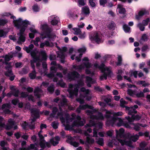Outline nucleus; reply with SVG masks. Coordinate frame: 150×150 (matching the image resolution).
<instances>
[{
	"label": "nucleus",
	"mask_w": 150,
	"mask_h": 150,
	"mask_svg": "<svg viewBox=\"0 0 150 150\" xmlns=\"http://www.w3.org/2000/svg\"><path fill=\"white\" fill-rule=\"evenodd\" d=\"M41 29L42 31L40 35L42 36V39H44L47 38L50 39L54 38L56 35L54 34H52V28L49 27L47 24H44L41 25Z\"/></svg>",
	"instance_id": "f257e3e1"
},
{
	"label": "nucleus",
	"mask_w": 150,
	"mask_h": 150,
	"mask_svg": "<svg viewBox=\"0 0 150 150\" xmlns=\"http://www.w3.org/2000/svg\"><path fill=\"white\" fill-rule=\"evenodd\" d=\"M23 25L21 26L19 30V32L17 35L19 36L17 43L21 44V42H24L25 41V34L24 32L28 27V25L30 24L29 22L27 20H25L23 22Z\"/></svg>",
	"instance_id": "f03ea898"
},
{
	"label": "nucleus",
	"mask_w": 150,
	"mask_h": 150,
	"mask_svg": "<svg viewBox=\"0 0 150 150\" xmlns=\"http://www.w3.org/2000/svg\"><path fill=\"white\" fill-rule=\"evenodd\" d=\"M60 112H57V115L58 116H60L59 118L61 121L62 123H65L66 121L67 123H69V122H72L74 120V118L71 117L68 113H66L65 115V118L63 117V113L62 111V108H59Z\"/></svg>",
	"instance_id": "7ed1b4c3"
},
{
	"label": "nucleus",
	"mask_w": 150,
	"mask_h": 150,
	"mask_svg": "<svg viewBox=\"0 0 150 150\" xmlns=\"http://www.w3.org/2000/svg\"><path fill=\"white\" fill-rule=\"evenodd\" d=\"M18 128L16 122L12 119L8 120V123L5 126V129L6 130H17Z\"/></svg>",
	"instance_id": "20e7f679"
},
{
	"label": "nucleus",
	"mask_w": 150,
	"mask_h": 150,
	"mask_svg": "<svg viewBox=\"0 0 150 150\" xmlns=\"http://www.w3.org/2000/svg\"><path fill=\"white\" fill-rule=\"evenodd\" d=\"M111 114V112L109 111H107L106 112L105 116L107 119L106 125L108 126H112L117 119L116 117H111L110 115Z\"/></svg>",
	"instance_id": "39448f33"
},
{
	"label": "nucleus",
	"mask_w": 150,
	"mask_h": 150,
	"mask_svg": "<svg viewBox=\"0 0 150 150\" xmlns=\"http://www.w3.org/2000/svg\"><path fill=\"white\" fill-rule=\"evenodd\" d=\"M10 18L13 20V23L14 26L16 27L18 29H19L21 27V26L23 25V22L24 21H23L21 18H19L17 20H15L16 19V17L13 16L11 15Z\"/></svg>",
	"instance_id": "423d86ee"
},
{
	"label": "nucleus",
	"mask_w": 150,
	"mask_h": 150,
	"mask_svg": "<svg viewBox=\"0 0 150 150\" xmlns=\"http://www.w3.org/2000/svg\"><path fill=\"white\" fill-rule=\"evenodd\" d=\"M80 74L77 71H74L68 73L67 77L70 81H74L76 79H79Z\"/></svg>",
	"instance_id": "0eeeda50"
},
{
	"label": "nucleus",
	"mask_w": 150,
	"mask_h": 150,
	"mask_svg": "<svg viewBox=\"0 0 150 150\" xmlns=\"http://www.w3.org/2000/svg\"><path fill=\"white\" fill-rule=\"evenodd\" d=\"M116 137L118 139L123 138L125 139H128L129 138V136L128 134H126L125 132H116Z\"/></svg>",
	"instance_id": "6e6552de"
},
{
	"label": "nucleus",
	"mask_w": 150,
	"mask_h": 150,
	"mask_svg": "<svg viewBox=\"0 0 150 150\" xmlns=\"http://www.w3.org/2000/svg\"><path fill=\"white\" fill-rule=\"evenodd\" d=\"M106 70L108 72L103 74L100 77V80H103V79L105 80H106L107 79L108 76L109 77H111V75L112 74V72L109 69V68H107Z\"/></svg>",
	"instance_id": "1a4fd4ad"
},
{
	"label": "nucleus",
	"mask_w": 150,
	"mask_h": 150,
	"mask_svg": "<svg viewBox=\"0 0 150 150\" xmlns=\"http://www.w3.org/2000/svg\"><path fill=\"white\" fill-rule=\"evenodd\" d=\"M132 125L133 127V129L136 131H139L141 127H145L147 126L146 124H143L142 123H137L136 124L132 123Z\"/></svg>",
	"instance_id": "9d476101"
},
{
	"label": "nucleus",
	"mask_w": 150,
	"mask_h": 150,
	"mask_svg": "<svg viewBox=\"0 0 150 150\" xmlns=\"http://www.w3.org/2000/svg\"><path fill=\"white\" fill-rule=\"evenodd\" d=\"M74 140V139L71 136H69L66 141L67 143L70 144L75 147H77L79 146V143L76 142H73V141Z\"/></svg>",
	"instance_id": "9b49d317"
},
{
	"label": "nucleus",
	"mask_w": 150,
	"mask_h": 150,
	"mask_svg": "<svg viewBox=\"0 0 150 150\" xmlns=\"http://www.w3.org/2000/svg\"><path fill=\"white\" fill-rule=\"evenodd\" d=\"M42 90L40 89L39 87H36L34 89V96L37 97L38 98H40L41 97V94H40V93H42Z\"/></svg>",
	"instance_id": "f8f14e48"
},
{
	"label": "nucleus",
	"mask_w": 150,
	"mask_h": 150,
	"mask_svg": "<svg viewBox=\"0 0 150 150\" xmlns=\"http://www.w3.org/2000/svg\"><path fill=\"white\" fill-rule=\"evenodd\" d=\"M79 91V88L78 87L76 86L74 88L73 90H71L69 91V95L71 97H73L74 95L76 96H77L78 94Z\"/></svg>",
	"instance_id": "ddd939ff"
},
{
	"label": "nucleus",
	"mask_w": 150,
	"mask_h": 150,
	"mask_svg": "<svg viewBox=\"0 0 150 150\" xmlns=\"http://www.w3.org/2000/svg\"><path fill=\"white\" fill-rule=\"evenodd\" d=\"M9 54V53L8 54H6L4 57V56L2 57H3L4 58L5 63L6 65L9 64L8 62L11 60L13 56V54L10 55Z\"/></svg>",
	"instance_id": "4468645a"
},
{
	"label": "nucleus",
	"mask_w": 150,
	"mask_h": 150,
	"mask_svg": "<svg viewBox=\"0 0 150 150\" xmlns=\"http://www.w3.org/2000/svg\"><path fill=\"white\" fill-rule=\"evenodd\" d=\"M31 112L32 115H34V117L36 118H39L40 117L39 114V110L37 109H33L31 110Z\"/></svg>",
	"instance_id": "2eb2a0df"
},
{
	"label": "nucleus",
	"mask_w": 150,
	"mask_h": 150,
	"mask_svg": "<svg viewBox=\"0 0 150 150\" xmlns=\"http://www.w3.org/2000/svg\"><path fill=\"white\" fill-rule=\"evenodd\" d=\"M81 13L86 15H88L90 13V9L88 6H85L82 8Z\"/></svg>",
	"instance_id": "dca6fc26"
},
{
	"label": "nucleus",
	"mask_w": 150,
	"mask_h": 150,
	"mask_svg": "<svg viewBox=\"0 0 150 150\" xmlns=\"http://www.w3.org/2000/svg\"><path fill=\"white\" fill-rule=\"evenodd\" d=\"M117 8L119 9V13L121 14H125L126 13V10L125 8H123L122 5L120 4L117 5Z\"/></svg>",
	"instance_id": "f3484780"
},
{
	"label": "nucleus",
	"mask_w": 150,
	"mask_h": 150,
	"mask_svg": "<svg viewBox=\"0 0 150 150\" xmlns=\"http://www.w3.org/2000/svg\"><path fill=\"white\" fill-rule=\"evenodd\" d=\"M39 54L42 57V60H46L47 59V56L45 50H41L40 51Z\"/></svg>",
	"instance_id": "a211bd4d"
},
{
	"label": "nucleus",
	"mask_w": 150,
	"mask_h": 150,
	"mask_svg": "<svg viewBox=\"0 0 150 150\" xmlns=\"http://www.w3.org/2000/svg\"><path fill=\"white\" fill-rule=\"evenodd\" d=\"M92 38L93 40L97 43H98L101 41V39L99 37V34L98 33H95L93 36Z\"/></svg>",
	"instance_id": "6ab92c4d"
},
{
	"label": "nucleus",
	"mask_w": 150,
	"mask_h": 150,
	"mask_svg": "<svg viewBox=\"0 0 150 150\" xmlns=\"http://www.w3.org/2000/svg\"><path fill=\"white\" fill-rule=\"evenodd\" d=\"M127 94L130 96H133L134 95H136L137 91L136 90H132L131 89H128L127 91Z\"/></svg>",
	"instance_id": "aec40b11"
},
{
	"label": "nucleus",
	"mask_w": 150,
	"mask_h": 150,
	"mask_svg": "<svg viewBox=\"0 0 150 150\" xmlns=\"http://www.w3.org/2000/svg\"><path fill=\"white\" fill-rule=\"evenodd\" d=\"M37 73L35 70H33L32 72L29 74V76L31 79H33L36 77Z\"/></svg>",
	"instance_id": "412c9836"
},
{
	"label": "nucleus",
	"mask_w": 150,
	"mask_h": 150,
	"mask_svg": "<svg viewBox=\"0 0 150 150\" xmlns=\"http://www.w3.org/2000/svg\"><path fill=\"white\" fill-rule=\"evenodd\" d=\"M47 90L50 94H52L54 91V87L53 85H50L47 88Z\"/></svg>",
	"instance_id": "4be33fe9"
},
{
	"label": "nucleus",
	"mask_w": 150,
	"mask_h": 150,
	"mask_svg": "<svg viewBox=\"0 0 150 150\" xmlns=\"http://www.w3.org/2000/svg\"><path fill=\"white\" fill-rule=\"evenodd\" d=\"M146 10L144 11H140L138 13V16H137L136 18L137 19H139V17L142 16L146 14Z\"/></svg>",
	"instance_id": "5701e85b"
},
{
	"label": "nucleus",
	"mask_w": 150,
	"mask_h": 150,
	"mask_svg": "<svg viewBox=\"0 0 150 150\" xmlns=\"http://www.w3.org/2000/svg\"><path fill=\"white\" fill-rule=\"evenodd\" d=\"M95 142L94 139L92 138H90L87 137L86 138V142L88 144H93Z\"/></svg>",
	"instance_id": "b1692460"
},
{
	"label": "nucleus",
	"mask_w": 150,
	"mask_h": 150,
	"mask_svg": "<svg viewBox=\"0 0 150 150\" xmlns=\"http://www.w3.org/2000/svg\"><path fill=\"white\" fill-rule=\"evenodd\" d=\"M93 116L94 117V118L95 119H98L101 120H103L104 119V117L102 113L100 112H99L98 113L97 116L96 115H93Z\"/></svg>",
	"instance_id": "393cba45"
},
{
	"label": "nucleus",
	"mask_w": 150,
	"mask_h": 150,
	"mask_svg": "<svg viewBox=\"0 0 150 150\" xmlns=\"http://www.w3.org/2000/svg\"><path fill=\"white\" fill-rule=\"evenodd\" d=\"M73 69L76 70H79L81 71L84 68V67L82 65H74L73 66Z\"/></svg>",
	"instance_id": "a878e982"
},
{
	"label": "nucleus",
	"mask_w": 150,
	"mask_h": 150,
	"mask_svg": "<svg viewBox=\"0 0 150 150\" xmlns=\"http://www.w3.org/2000/svg\"><path fill=\"white\" fill-rule=\"evenodd\" d=\"M78 16L77 14H75L74 13H70L69 15V18L72 20L76 19L78 17Z\"/></svg>",
	"instance_id": "bb28decb"
},
{
	"label": "nucleus",
	"mask_w": 150,
	"mask_h": 150,
	"mask_svg": "<svg viewBox=\"0 0 150 150\" xmlns=\"http://www.w3.org/2000/svg\"><path fill=\"white\" fill-rule=\"evenodd\" d=\"M96 142L97 144L101 146H102L104 145V140L102 138H99L98 140L96 141Z\"/></svg>",
	"instance_id": "cd10ccee"
},
{
	"label": "nucleus",
	"mask_w": 150,
	"mask_h": 150,
	"mask_svg": "<svg viewBox=\"0 0 150 150\" xmlns=\"http://www.w3.org/2000/svg\"><path fill=\"white\" fill-rule=\"evenodd\" d=\"M115 23L113 21H112L111 23L109 25L108 27L109 29L114 30L115 29Z\"/></svg>",
	"instance_id": "c85d7f7f"
},
{
	"label": "nucleus",
	"mask_w": 150,
	"mask_h": 150,
	"mask_svg": "<svg viewBox=\"0 0 150 150\" xmlns=\"http://www.w3.org/2000/svg\"><path fill=\"white\" fill-rule=\"evenodd\" d=\"M122 58L121 55H118L117 58V62L116 63V65L117 66H120L122 65Z\"/></svg>",
	"instance_id": "c756f323"
},
{
	"label": "nucleus",
	"mask_w": 150,
	"mask_h": 150,
	"mask_svg": "<svg viewBox=\"0 0 150 150\" xmlns=\"http://www.w3.org/2000/svg\"><path fill=\"white\" fill-rule=\"evenodd\" d=\"M148 36L146 34H143L140 39V40L144 42L146 41L148 39Z\"/></svg>",
	"instance_id": "7c9ffc66"
},
{
	"label": "nucleus",
	"mask_w": 150,
	"mask_h": 150,
	"mask_svg": "<svg viewBox=\"0 0 150 150\" xmlns=\"http://www.w3.org/2000/svg\"><path fill=\"white\" fill-rule=\"evenodd\" d=\"M132 117L134 121V120L139 121L141 118V116L138 115H135L134 114H133L132 115Z\"/></svg>",
	"instance_id": "2f4dec72"
},
{
	"label": "nucleus",
	"mask_w": 150,
	"mask_h": 150,
	"mask_svg": "<svg viewBox=\"0 0 150 150\" xmlns=\"http://www.w3.org/2000/svg\"><path fill=\"white\" fill-rule=\"evenodd\" d=\"M28 124L26 122H23L21 124V126L22 128L25 130H28Z\"/></svg>",
	"instance_id": "473e14b6"
},
{
	"label": "nucleus",
	"mask_w": 150,
	"mask_h": 150,
	"mask_svg": "<svg viewBox=\"0 0 150 150\" xmlns=\"http://www.w3.org/2000/svg\"><path fill=\"white\" fill-rule=\"evenodd\" d=\"M117 119V120H118L119 122L117 123V127H120L121 126L122 124H124V123L122 120L120 118L116 117Z\"/></svg>",
	"instance_id": "72a5a7b5"
},
{
	"label": "nucleus",
	"mask_w": 150,
	"mask_h": 150,
	"mask_svg": "<svg viewBox=\"0 0 150 150\" xmlns=\"http://www.w3.org/2000/svg\"><path fill=\"white\" fill-rule=\"evenodd\" d=\"M130 28L126 24H125L123 26V29L126 33H128L129 32Z\"/></svg>",
	"instance_id": "f704fd0d"
},
{
	"label": "nucleus",
	"mask_w": 150,
	"mask_h": 150,
	"mask_svg": "<svg viewBox=\"0 0 150 150\" xmlns=\"http://www.w3.org/2000/svg\"><path fill=\"white\" fill-rule=\"evenodd\" d=\"M136 96L137 98H143L145 96V95L143 93V92L142 91H140L139 92H137V93Z\"/></svg>",
	"instance_id": "c9c22d12"
},
{
	"label": "nucleus",
	"mask_w": 150,
	"mask_h": 150,
	"mask_svg": "<svg viewBox=\"0 0 150 150\" xmlns=\"http://www.w3.org/2000/svg\"><path fill=\"white\" fill-rule=\"evenodd\" d=\"M145 26L141 23H139L137 25V27L139 28L140 30L142 31H143L144 30Z\"/></svg>",
	"instance_id": "e433bc0d"
},
{
	"label": "nucleus",
	"mask_w": 150,
	"mask_h": 150,
	"mask_svg": "<svg viewBox=\"0 0 150 150\" xmlns=\"http://www.w3.org/2000/svg\"><path fill=\"white\" fill-rule=\"evenodd\" d=\"M149 21L150 18H147L146 19L142 21V24L144 25V26H146L148 25V23Z\"/></svg>",
	"instance_id": "4c0bfd02"
},
{
	"label": "nucleus",
	"mask_w": 150,
	"mask_h": 150,
	"mask_svg": "<svg viewBox=\"0 0 150 150\" xmlns=\"http://www.w3.org/2000/svg\"><path fill=\"white\" fill-rule=\"evenodd\" d=\"M73 29L75 31L74 34L75 35H78L81 32V30L79 28H73Z\"/></svg>",
	"instance_id": "58836bf2"
},
{
	"label": "nucleus",
	"mask_w": 150,
	"mask_h": 150,
	"mask_svg": "<svg viewBox=\"0 0 150 150\" xmlns=\"http://www.w3.org/2000/svg\"><path fill=\"white\" fill-rule=\"evenodd\" d=\"M7 71L5 73V75L6 76H10V75H13V72L11 69H8Z\"/></svg>",
	"instance_id": "ea45409f"
},
{
	"label": "nucleus",
	"mask_w": 150,
	"mask_h": 150,
	"mask_svg": "<svg viewBox=\"0 0 150 150\" xmlns=\"http://www.w3.org/2000/svg\"><path fill=\"white\" fill-rule=\"evenodd\" d=\"M39 145L41 149H44L46 148L45 142L40 141L39 143Z\"/></svg>",
	"instance_id": "a19ab883"
},
{
	"label": "nucleus",
	"mask_w": 150,
	"mask_h": 150,
	"mask_svg": "<svg viewBox=\"0 0 150 150\" xmlns=\"http://www.w3.org/2000/svg\"><path fill=\"white\" fill-rule=\"evenodd\" d=\"M57 84L62 87H65V83L63 82L62 79H61L60 81H59L57 83Z\"/></svg>",
	"instance_id": "79ce46f5"
},
{
	"label": "nucleus",
	"mask_w": 150,
	"mask_h": 150,
	"mask_svg": "<svg viewBox=\"0 0 150 150\" xmlns=\"http://www.w3.org/2000/svg\"><path fill=\"white\" fill-rule=\"evenodd\" d=\"M33 11L35 12H38L40 10V8L37 5H34L32 6Z\"/></svg>",
	"instance_id": "37998d69"
},
{
	"label": "nucleus",
	"mask_w": 150,
	"mask_h": 150,
	"mask_svg": "<svg viewBox=\"0 0 150 150\" xmlns=\"http://www.w3.org/2000/svg\"><path fill=\"white\" fill-rule=\"evenodd\" d=\"M50 142L54 146L57 145L59 144L58 142L54 141V138H52L50 139Z\"/></svg>",
	"instance_id": "c03bdc74"
},
{
	"label": "nucleus",
	"mask_w": 150,
	"mask_h": 150,
	"mask_svg": "<svg viewBox=\"0 0 150 150\" xmlns=\"http://www.w3.org/2000/svg\"><path fill=\"white\" fill-rule=\"evenodd\" d=\"M125 118L127 120L130 124L131 125L132 124V123H133L132 122H134V120L132 118V116L131 117L129 116H126L125 117Z\"/></svg>",
	"instance_id": "a18cd8bd"
},
{
	"label": "nucleus",
	"mask_w": 150,
	"mask_h": 150,
	"mask_svg": "<svg viewBox=\"0 0 150 150\" xmlns=\"http://www.w3.org/2000/svg\"><path fill=\"white\" fill-rule=\"evenodd\" d=\"M71 127L73 128L75 127H79V121L76 120L74 121L71 124Z\"/></svg>",
	"instance_id": "49530a36"
},
{
	"label": "nucleus",
	"mask_w": 150,
	"mask_h": 150,
	"mask_svg": "<svg viewBox=\"0 0 150 150\" xmlns=\"http://www.w3.org/2000/svg\"><path fill=\"white\" fill-rule=\"evenodd\" d=\"M84 83L81 80H80L77 81V84L75 85V86L78 87L79 86H82L84 85Z\"/></svg>",
	"instance_id": "de8ad7c7"
},
{
	"label": "nucleus",
	"mask_w": 150,
	"mask_h": 150,
	"mask_svg": "<svg viewBox=\"0 0 150 150\" xmlns=\"http://www.w3.org/2000/svg\"><path fill=\"white\" fill-rule=\"evenodd\" d=\"M139 136L138 135H136L133 136H132L130 138V140L133 142H136L138 139Z\"/></svg>",
	"instance_id": "09e8293b"
},
{
	"label": "nucleus",
	"mask_w": 150,
	"mask_h": 150,
	"mask_svg": "<svg viewBox=\"0 0 150 150\" xmlns=\"http://www.w3.org/2000/svg\"><path fill=\"white\" fill-rule=\"evenodd\" d=\"M99 3L100 6L105 7V5L107 3V0H99Z\"/></svg>",
	"instance_id": "8fccbe9b"
},
{
	"label": "nucleus",
	"mask_w": 150,
	"mask_h": 150,
	"mask_svg": "<svg viewBox=\"0 0 150 150\" xmlns=\"http://www.w3.org/2000/svg\"><path fill=\"white\" fill-rule=\"evenodd\" d=\"M13 95L16 97H18L19 93V91L18 89L14 91H12Z\"/></svg>",
	"instance_id": "3c124183"
},
{
	"label": "nucleus",
	"mask_w": 150,
	"mask_h": 150,
	"mask_svg": "<svg viewBox=\"0 0 150 150\" xmlns=\"http://www.w3.org/2000/svg\"><path fill=\"white\" fill-rule=\"evenodd\" d=\"M8 22L7 20L0 19V25L4 26Z\"/></svg>",
	"instance_id": "603ef678"
},
{
	"label": "nucleus",
	"mask_w": 150,
	"mask_h": 150,
	"mask_svg": "<svg viewBox=\"0 0 150 150\" xmlns=\"http://www.w3.org/2000/svg\"><path fill=\"white\" fill-rule=\"evenodd\" d=\"M32 58L33 59L32 60H31L35 63L40 61V59L39 57V56H37L33 57Z\"/></svg>",
	"instance_id": "864d4df0"
},
{
	"label": "nucleus",
	"mask_w": 150,
	"mask_h": 150,
	"mask_svg": "<svg viewBox=\"0 0 150 150\" xmlns=\"http://www.w3.org/2000/svg\"><path fill=\"white\" fill-rule=\"evenodd\" d=\"M11 107L9 103H5L2 105L1 108L2 110L4 109L5 108H10Z\"/></svg>",
	"instance_id": "5fc2aeb1"
},
{
	"label": "nucleus",
	"mask_w": 150,
	"mask_h": 150,
	"mask_svg": "<svg viewBox=\"0 0 150 150\" xmlns=\"http://www.w3.org/2000/svg\"><path fill=\"white\" fill-rule=\"evenodd\" d=\"M120 106L122 108H124L125 105H124L125 104L126 102L125 100H124L122 98H121L120 100Z\"/></svg>",
	"instance_id": "6e6d98bb"
},
{
	"label": "nucleus",
	"mask_w": 150,
	"mask_h": 150,
	"mask_svg": "<svg viewBox=\"0 0 150 150\" xmlns=\"http://www.w3.org/2000/svg\"><path fill=\"white\" fill-rule=\"evenodd\" d=\"M138 74V71H131V75L132 76L133 75L134 77L137 78V75Z\"/></svg>",
	"instance_id": "4d7b16f0"
},
{
	"label": "nucleus",
	"mask_w": 150,
	"mask_h": 150,
	"mask_svg": "<svg viewBox=\"0 0 150 150\" xmlns=\"http://www.w3.org/2000/svg\"><path fill=\"white\" fill-rule=\"evenodd\" d=\"M28 96V94L26 92H22L21 93L20 98H26Z\"/></svg>",
	"instance_id": "13d9d810"
},
{
	"label": "nucleus",
	"mask_w": 150,
	"mask_h": 150,
	"mask_svg": "<svg viewBox=\"0 0 150 150\" xmlns=\"http://www.w3.org/2000/svg\"><path fill=\"white\" fill-rule=\"evenodd\" d=\"M42 132H38V135L39 137L40 138V141H43V142H45V140L44 139V137L41 134V133Z\"/></svg>",
	"instance_id": "bf43d9fd"
},
{
	"label": "nucleus",
	"mask_w": 150,
	"mask_h": 150,
	"mask_svg": "<svg viewBox=\"0 0 150 150\" xmlns=\"http://www.w3.org/2000/svg\"><path fill=\"white\" fill-rule=\"evenodd\" d=\"M95 124V123L94 121L91 120L89 121V123L87 124L86 125L87 126L90 127L94 126Z\"/></svg>",
	"instance_id": "052dcab7"
},
{
	"label": "nucleus",
	"mask_w": 150,
	"mask_h": 150,
	"mask_svg": "<svg viewBox=\"0 0 150 150\" xmlns=\"http://www.w3.org/2000/svg\"><path fill=\"white\" fill-rule=\"evenodd\" d=\"M58 56L61 59H65V54L63 52H61L60 54H58Z\"/></svg>",
	"instance_id": "680f3d73"
},
{
	"label": "nucleus",
	"mask_w": 150,
	"mask_h": 150,
	"mask_svg": "<svg viewBox=\"0 0 150 150\" xmlns=\"http://www.w3.org/2000/svg\"><path fill=\"white\" fill-rule=\"evenodd\" d=\"M35 26H33L30 28L29 29L30 31L32 33L35 34L37 33V30L34 28Z\"/></svg>",
	"instance_id": "e2e57ef3"
},
{
	"label": "nucleus",
	"mask_w": 150,
	"mask_h": 150,
	"mask_svg": "<svg viewBox=\"0 0 150 150\" xmlns=\"http://www.w3.org/2000/svg\"><path fill=\"white\" fill-rule=\"evenodd\" d=\"M50 72L55 73L57 71V69L54 66H52L50 68Z\"/></svg>",
	"instance_id": "0e129e2a"
},
{
	"label": "nucleus",
	"mask_w": 150,
	"mask_h": 150,
	"mask_svg": "<svg viewBox=\"0 0 150 150\" xmlns=\"http://www.w3.org/2000/svg\"><path fill=\"white\" fill-rule=\"evenodd\" d=\"M146 145V144L144 142H141L139 145L140 148L142 149H144Z\"/></svg>",
	"instance_id": "69168bd1"
},
{
	"label": "nucleus",
	"mask_w": 150,
	"mask_h": 150,
	"mask_svg": "<svg viewBox=\"0 0 150 150\" xmlns=\"http://www.w3.org/2000/svg\"><path fill=\"white\" fill-rule=\"evenodd\" d=\"M19 102V100L18 99L16 98L12 100L11 103L13 105H16Z\"/></svg>",
	"instance_id": "338daca9"
},
{
	"label": "nucleus",
	"mask_w": 150,
	"mask_h": 150,
	"mask_svg": "<svg viewBox=\"0 0 150 150\" xmlns=\"http://www.w3.org/2000/svg\"><path fill=\"white\" fill-rule=\"evenodd\" d=\"M52 125L53 128L57 129L58 127V124L55 122H53L52 123Z\"/></svg>",
	"instance_id": "774afa93"
}]
</instances>
